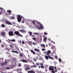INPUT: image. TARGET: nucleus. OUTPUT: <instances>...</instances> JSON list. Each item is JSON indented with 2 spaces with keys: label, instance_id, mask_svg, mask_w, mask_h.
Returning <instances> with one entry per match:
<instances>
[{
  "label": "nucleus",
  "instance_id": "1",
  "mask_svg": "<svg viewBox=\"0 0 73 73\" xmlns=\"http://www.w3.org/2000/svg\"><path fill=\"white\" fill-rule=\"evenodd\" d=\"M36 28H37L38 29H42L43 27L42 25L39 22H37V25L35 26Z\"/></svg>",
  "mask_w": 73,
  "mask_h": 73
},
{
  "label": "nucleus",
  "instance_id": "2",
  "mask_svg": "<svg viewBox=\"0 0 73 73\" xmlns=\"http://www.w3.org/2000/svg\"><path fill=\"white\" fill-rule=\"evenodd\" d=\"M15 66H16L15 64H13L10 65H9V64H7L6 67V69L7 70H8L9 69H13V68H14Z\"/></svg>",
  "mask_w": 73,
  "mask_h": 73
},
{
  "label": "nucleus",
  "instance_id": "3",
  "mask_svg": "<svg viewBox=\"0 0 73 73\" xmlns=\"http://www.w3.org/2000/svg\"><path fill=\"white\" fill-rule=\"evenodd\" d=\"M17 19L19 23H20L21 21V20H22V18L23 17L21 16L20 15H18L17 16Z\"/></svg>",
  "mask_w": 73,
  "mask_h": 73
},
{
  "label": "nucleus",
  "instance_id": "4",
  "mask_svg": "<svg viewBox=\"0 0 73 73\" xmlns=\"http://www.w3.org/2000/svg\"><path fill=\"white\" fill-rule=\"evenodd\" d=\"M9 36H13L14 35V34H13V31H9Z\"/></svg>",
  "mask_w": 73,
  "mask_h": 73
},
{
  "label": "nucleus",
  "instance_id": "5",
  "mask_svg": "<svg viewBox=\"0 0 73 73\" xmlns=\"http://www.w3.org/2000/svg\"><path fill=\"white\" fill-rule=\"evenodd\" d=\"M51 53V51L50 50H48L47 51V52L46 53V54L49 56L51 55V53Z\"/></svg>",
  "mask_w": 73,
  "mask_h": 73
},
{
  "label": "nucleus",
  "instance_id": "6",
  "mask_svg": "<svg viewBox=\"0 0 73 73\" xmlns=\"http://www.w3.org/2000/svg\"><path fill=\"white\" fill-rule=\"evenodd\" d=\"M5 23L6 24H8V25H12L11 23L8 20H6L5 21Z\"/></svg>",
  "mask_w": 73,
  "mask_h": 73
},
{
  "label": "nucleus",
  "instance_id": "7",
  "mask_svg": "<svg viewBox=\"0 0 73 73\" xmlns=\"http://www.w3.org/2000/svg\"><path fill=\"white\" fill-rule=\"evenodd\" d=\"M49 70H54V68H53V67L52 66L51 67H50Z\"/></svg>",
  "mask_w": 73,
  "mask_h": 73
},
{
  "label": "nucleus",
  "instance_id": "8",
  "mask_svg": "<svg viewBox=\"0 0 73 73\" xmlns=\"http://www.w3.org/2000/svg\"><path fill=\"white\" fill-rule=\"evenodd\" d=\"M28 73H35V72L33 70H31L27 72Z\"/></svg>",
  "mask_w": 73,
  "mask_h": 73
},
{
  "label": "nucleus",
  "instance_id": "9",
  "mask_svg": "<svg viewBox=\"0 0 73 73\" xmlns=\"http://www.w3.org/2000/svg\"><path fill=\"white\" fill-rule=\"evenodd\" d=\"M36 57L37 58H33V60L34 61V62H36V61H37L38 57H37V56Z\"/></svg>",
  "mask_w": 73,
  "mask_h": 73
},
{
  "label": "nucleus",
  "instance_id": "10",
  "mask_svg": "<svg viewBox=\"0 0 73 73\" xmlns=\"http://www.w3.org/2000/svg\"><path fill=\"white\" fill-rule=\"evenodd\" d=\"M14 33L17 36H18L20 33H19V31H15L14 32Z\"/></svg>",
  "mask_w": 73,
  "mask_h": 73
},
{
  "label": "nucleus",
  "instance_id": "11",
  "mask_svg": "<svg viewBox=\"0 0 73 73\" xmlns=\"http://www.w3.org/2000/svg\"><path fill=\"white\" fill-rule=\"evenodd\" d=\"M30 51L32 53H33V54L34 55L36 54V52H35L33 50H30Z\"/></svg>",
  "mask_w": 73,
  "mask_h": 73
},
{
  "label": "nucleus",
  "instance_id": "12",
  "mask_svg": "<svg viewBox=\"0 0 73 73\" xmlns=\"http://www.w3.org/2000/svg\"><path fill=\"white\" fill-rule=\"evenodd\" d=\"M9 41L10 42H15L16 41V40L15 39H13L12 40H9Z\"/></svg>",
  "mask_w": 73,
  "mask_h": 73
},
{
  "label": "nucleus",
  "instance_id": "13",
  "mask_svg": "<svg viewBox=\"0 0 73 73\" xmlns=\"http://www.w3.org/2000/svg\"><path fill=\"white\" fill-rule=\"evenodd\" d=\"M11 52H12L13 53H17V54H18L19 53V52L17 51L12 50Z\"/></svg>",
  "mask_w": 73,
  "mask_h": 73
},
{
  "label": "nucleus",
  "instance_id": "14",
  "mask_svg": "<svg viewBox=\"0 0 73 73\" xmlns=\"http://www.w3.org/2000/svg\"><path fill=\"white\" fill-rule=\"evenodd\" d=\"M45 57L46 60H48L49 59V56L46 55H45Z\"/></svg>",
  "mask_w": 73,
  "mask_h": 73
},
{
  "label": "nucleus",
  "instance_id": "15",
  "mask_svg": "<svg viewBox=\"0 0 73 73\" xmlns=\"http://www.w3.org/2000/svg\"><path fill=\"white\" fill-rule=\"evenodd\" d=\"M1 35H2V36H4L5 35V33L3 32H2Z\"/></svg>",
  "mask_w": 73,
  "mask_h": 73
},
{
  "label": "nucleus",
  "instance_id": "16",
  "mask_svg": "<svg viewBox=\"0 0 73 73\" xmlns=\"http://www.w3.org/2000/svg\"><path fill=\"white\" fill-rule=\"evenodd\" d=\"M34 50L35 51H37V52H40V50H39L38 49H37V48H35Z\"/></svg>",
  "mask_w": 73,
  "mask_h": 73
},
{
  "label": "nucleus",
  "instance_id": "17",
  "mask_svg": "<svg viewBox=\"0 0 73 73\" xmlns=\"http://www.w3.org/2000/svg\"><path fill=\"white\" fill-rule=\"evenodd\" d=\"M50 56L51 55H49L48 57H49V59H50L51 60H53V58Z\"/></svg>",
  "mask_w": 73,
  "mask_h": 73
},
{
  "label": "nucleus",
  "instance_id": "18",
  "mask_svg": "<svg viewBox=\"0 0 73 73\" xmlns=\"http://www.w3.org/2000/svg\"><path fill=\"white\" fill-rule=\"evenodd\" d=\"M41 46H42V48H45V44H41Z\"/></svg>",
  "mask_w": 73,
  "mask_h": 73
},
{
  "label": "nucleus",
  "instance_id": "19",
  "mask_svg": "<svg viewBox=\"0 0 73 73\" xmlns=\"http://www.w3.org/2000/svg\"><path fill=\"white\" fill-rule=\"evenodd\" d=\"M43 41H47V38H46V37L44 38Z\"/></svg>",
  "mask_w": 73,
  "mask_h": 73
},
{
  "label": "nucleus",
  "instance_id": "20",
  "mask_svg": "<svg viewBox=\"0 0 73 73\" xmlns=\"http://www.w3.org/2000/svg\"><path fill=\"white\" fill-rule=\"evenodd\" d=\"M21 61L22 62H27V61L25 60L24 59H23Z\"/></svg>",
  "mask_w": 73,
  "mask_h": 73
},
{
  "label": "nucleus",
  "instance_id": "21",
  "mask_svg": "<svg viewBox=\"0 0 73 73\" xmlns=\"http://www.w3.org/2000/svg\"><path fill=\"white\" fill-rule=\"evenodd\" d=\"M31 68H35V67H37V66H36V65L35 64L33 66H31Z\"/></svg>",
  "mask_w": 73,
  "mask_h": 73
},
{
  "label": "nucleus",
  "instance_id": "22",
  "mask_svg": "<svg viewBox=\"0 0 73 73\" xmlns=\"http://www.w3.org/2000/svg\"><path fill=\"white\" fill-rule=\"evenodd\" d=\"M40 67L41 68H44V66H43V64H40Z\"/></svg>",
  "mask_w": 73,
  "mask_h": 73
},
{
  "label": "nucleus",
  "instance_id": "23",
  "mask_svg": "<svg viewBox=\"0 0 73 73\" xmlns=\"http://www.w3.org/2000/svg\"><path fill=\"white\" fill-rule=\"evenodd\" d=\"M1 27L2 28H5V26L4 24H3L2 25H1Z\"/></svg>",
  "mask_w": 73,
  "mask_h": 73
},
{
  "label": "nucleus",
  "instance_id": "24",
  "mask_svg": "<svg viewBox=\"0 0 73 73\" xmlns=\"http://www.w3.org/2000/svg\"><path fill=\"white\" fill-rule=\"evenodd\" d=\"M33 35H38V36H39V33H33Z\"/></svg>",
  "mask_w": 73,
  "mask_h": 73
},
{
  "label": "nucleus",
  "instance_id": "25",
  "mask_svg": "<svg viewBox=\"0 0 73 73\" xmlns=\"http://www.w3.org/2000/svg\"><path fill=\"white\" fill-rule=\"evenodd\" d=\"M7 12L8 13H12V11L10 10H7Z\"/></svg>",
  "mask_w": 73,
  "mask_h": 73
},
{
  "label": "nucleus",
  "instance_id": "26",
  "mask_svg": "<svg viewBox=\"0 0 73 73\" xmlns=\"http://www.w3.org/2000/svg\"><path fill=\"white\" fill-rule=\"evenodd\" d=\"M3 58H0V61H1V62H2L3 61Z\"/></svg>",
  "mask_w": 73,
  "mask_h": 73
},
{
  "label": "nucleus",
  "instance_id": "27",
  "mask_svg": "<svg viewBox=\"0 0 73 73\" xmlns=\"http://www.w3.org/2000/svg\"><path fill=\"white\" fill-rule=\"evenodd\" d=\"M29 34L31 36V35H32V33L31 31H30L29 32Z\"/></svg>",
  "mask_w": 73,
  "mask_h": 73
},
{
  "label": "nucleus",
  "instance_id": "28",
  "mask_svg": "<svg viewBox=\"0 0 73 73\" xmlns=\"http://www.w3.org/2000/svg\"><path fill=\"white\" fill-rule=\"evenodd\" d=\"M26 70H29V69H30V68L29 67H26Z\"/></svg>",
  "mask_w": 73,
  "mask_h": 73
},
{
  "label": "nucleus",
  "instance_id": "29",
  "mask_svg": "<svg viewBox=\"0 0 73 73\" xmlns=\"http://www.w3.org/2000/svg\"><path fill=\"white\" fill-rule=\"evenodd\" d=\"M18 36H20V37H23V35H21L20 34H19V35H18Z\"/></svg>",
  "mask_w": 73,
  "mask_h": 73
},
{
  "label": "nucleus",
  "instance_id": "30",
  "mask_svg": "<svg viewBox=\"0 0 73 73\" xmlns=\"http://www.w3.org/2000/svg\"><path fill=\"white\" fill-rule=\"evenodd\" d=\"M20 56L21 58H22V57H23V54H21V53L20 54Z\"/></svg>",
  "mask_w": 73,
  "mask_h": 73
},
{
  "label": "nucleus",
  "instance_id": "31",
  "mask_svg": "<svg viewBox=\"0 0 73 73\" xmlns=\"http://www.w3.org/2000/svg\"><path fill=\"white\" fill-rule=\"evenodd\" d=\"M23 30H19V32H21L22 33H23Z\"/></svg>",
  "mask_w": 73,
  "mask_h": 73
},
{
  "label": "nucleus",
  "instance_id": "32",
  "mask_svg": "<svg viewBox=\"0 0 73 73\" xmlns=\"http://www.w3.org/2000/svg\"><path fill=\"white\" fill-rule=\"evenodd\" d=\"M7 63H8V62L6 61L3 63V64H7Z\"/></svg>",
  "mask_w": 73,
  "mask_h": 73
},
{
  "label": "nucleus",
  "instance_id": "33",
  "mask_svg": "<svg viewBox=\"0 0 73 73\" xmlns=\"http://www.w3.org/2000/svg\"><path fill=\"white\" fill-rule=\"evenodd\" d=\"M22 43L23 44H25V42L24 41H22Z\"/></svg>",
  "mask_w": 73,
  "mask_h": 73
},
{
  "label": "nucleus",
  "instance_id": "34",
  "mask_svg": "<svg viewBox=\"0 0 73 73\" xmlns=\"http://www.w3.org/2000/svg\"><path fill=\"white\" fill-rule=\"evenodd\" d=\"M11 19L13 20V19H15V17L14 16H12L11 17Z\"/></svg>",
  "mask_w": 73,
  "mask_h": 73
},
{
  "label": "nucleus",
  "instance_id": "35",
  "mask_svg": "<svg viewBox=\"0 0 73 73\" xmlns=\"http://www.w3.org/2000/svg\"><path fill=\"white\" fill-rule=\"evenodd\" d=\"M10 47L11 48H13V45H10Z\"/></svg>",
  "mask_w": 73,
  "mask_h": 73
},
{
  "label": "nucleus",
  "instance_id": "36",
  "mask_svg": "<svg viewBox=\"0 0 73 73\" xmlns=\"http://www.w3.org/2000/svg\"><path fill=\"white\" fill-rule=\"evenodd\" d=\"M32 39H33V40H36V37H34L33 38H32Z\"/></svg>",
  "mask_w": 73,
  "mask_h": 73
},
{
  "label": "nucleus",
  "instance_id": "37",
  "mask_svg": "<svg viewBox=\"0 0 73 73\" xmlns=\"http://www.w3.org/2000/svg\"><path fill=\"white\" fill-rule=\"evenodd\" d=\"M42 50L43 51H44L45 50H46V49H45V48H42Z\"/></svg>",
  "mask_w": 73,
  "mask_h": 73
},
{
  "label": "nucleus",
  "instance_id": "38",
  "mask_svg": "<svg viewBox=\"0 0 73 73\" xmlns=\"http://www.w3.org/2000/svg\"><path fill=\"white\" fill-rule=\"evenodd\" d=\"M5 49L6 50H7L9 52V48H5Z\"/></svg>",
  "mask_w": 73,
  "mask_h": 73
},
{
  "label": "nucleus",
  "instance_id": "39",
  "mask_svg": "<svg viewBox=\"0 0 73 73\" xmlns=\"http://www.w3.org/2000/svg\"><path fill=\"white\" fill-rule=\"evenodd\" d=\"M54 57L56 58V59H58V57H57V56H55Z\"/></svg>",
  "mask_w": 73,
  "mask_h": 73
},
{
  "label": "nucleus",
  "instance_id": "40",
  "mask_svg": "<svg viewBox=\"0 0 73 73\" xmlns=\"http://www.w3.org/2000/svg\"><path fill=\"white\" fill-rule=\"evenodd\" d=\"M44 34L45 35H48V33H44Z\"/></svg>",
  "mask_w": 73,
  "mask_h": 73
},
{
  "label": "nucleus",
  "instance_id": "41",
  "mask_svg": "<svg viewBox=\"0 0 73 73\" xmlns=\"http://www.w3.org/2000/svg\"><path fill=\"white\" fill-rule=\"evenodd\" d=\"M29 43L30 44H32V42L31 41H30L29 42Z\"/></svg>",
  "mask_w": 73,
  "mask_h": 73
},
{
  "label": "nucleus",
  "instance_id": "42",
  "mask_svg": "<svg viewBox=\"0 0 73 73\" xmlns=\"http://www.w3.org/2000/svg\"><path fill=\"white\" fill-rule=\"evenodd\" d=\"M59 61H60V62H61V59L59 58Z\"/></svg>",
  "mask_w": 73,
  "mask_h": 73
},
{
  "label": "nucleus",
  "instance_id": "43",
  "mask_svg": "<svg viewBox=\"0 0 73 73\" xmlns=\"http://www.w3.org/2000/svg\"><path fill=\"white\" fill-rule=\"evenodd\" d=\"M18 42H19V43H21V40H19V41H18Z\"/></svg>",
  "mask_w": 73,
  "mask_h": 73
},
{
  "label": "nucleus",
  "instance_id": "44",
  "mask_svg": "<svg viewBox=\"0 0 73 73\" xmlns=\"http://www.w3.org/2000/svg\"><path fill=\"white\" fill-rule=\"evenodd\" d=\"M1 46L2 48H4V45H3L1 44Z\"/></svg>",
  "mask_w": 73,
  "mask_h": 73
},
{
  "label": "nucleus",
  "instance_id": "45",
  "mask_svg": "<svg viewBox=\"0 0 73 73\" xmlns=\"http://www.w3.org/2000/svg\"><path fill=\"white\" fill-rule=\"evenodd\" d=\"M33 23L34 24V25H35V21H33Z\"/></svg>",
  "mask_w": 73,
  "mask_h": 73
},
{
  "label": "nucleus",
  "instance_id": "46",
  "mask_svg": "<svg viewBox=\"0 0 73 73\" xmlns=\"http://www.w3.org/2000/svg\"><path fill=\"white\" fill-rule=\"evenodd\" d=\"M54 70H52V73H55V72L54 71Z\"/></svg>",
  "mask_w": 73,
  "mask_h": 73
},
{
  "label": "nucleus",
  "instance_id": "47",
  "mask_svg": "<svg viewBox=\"0 0 73 73\" xmlns=\"http://www.w3.org/2000/svg\"><path fill=\"white\" fill-rule=\"evenodd\" d=\"M26 31H25V30H23V33H26Z\"/></svg>",
  "mask_w": 73,
  "mask_h": 73
},
{
  "label": "nucleus",
  "instance_id": "48",
  "mask_svg": "<svg viewBox=\"0 0 73 73\" xmlns=\"http://www.w3.org/2000/svg\"><path fill=\"white\" fill-rule=\"evenodd\" d=\"M53 52L54 53H56V52L55 50H53Z\"/></svg>",
  "mask_w": 73,
  "mask_h": 73
},
{
  "label": "nucleus",
  "instance_id": "49",
  "mask_svg": "<svg viewBox=\"0 0 73 73\" xmlns=\"http://www.w3.org/2000/svg\"><path fill=\"white\" fill-rule=\"evenodd\" d=\"M33 45H36V43L34 42H33Z\"/></svg>",
  "mask_w": 73,
  "mask_h": 73
},
{
  "label": "nucleus",
  "instance_id": "50",
  "mask_svg": "<svg viewBox=\"0 0 73 73\" xmlns=\"http://www.w3.org/2000/svg\"><path fill=\"white\" fill-rule=\"evenodd\" d=\"M31 37H35V36L33 35H32L31 36Z\"/></svg>",
  "mask_w": 73,
  "mask_h": 73
},
{
  "label": "nucleus",
  "instance_id": "51",
  "mask_svg": "<svg viewBox=\"0 0 73 73\" xmlns=\"http://www.w3.org/2000/svg\"><path fill=\"white\" fill-rule=\"evenodd\" d=\"M53 50H55V51L56 50V48H54V49H53Z\"/></svg>",
  "mask_w": 73,
  "mask_h": 73
},
{
  "label": "nucleus",
  "instance_id": "52",
  "mask_svg": "<svg viewBox=\"0 0 73 73\" xmlns=\"http://www.w3.org/2000/svg\"><path fill=\"white\" fill-rule=\"evenodd\" d=\"M1 40L0 38V43H1Z\"/></svg>",
  "mask_w": 73,
  "mask_h": 73
},
{
  "label": "nucleus",
  "instance_id": "53",
  "mask_svg": "<svg viewBox=\"0 0 73 73\" xmlns=\"http://www.w3.org/2000/svg\"><path fill=\"white\" fill-rule=\"evenodd\" d=\"M2 13H3V12H0V14H1H1H2Z\"/></svg>",
  "mask_w": 73,
  "mask_h": 73
},
{
  "label": "nucleus",
  "instance_id": "54",
  "mask_svg": "<svg viewBox=\"0 0 73 73\" xmlns=\"http://www.w3.org/2000/svg\"><path fill=\"white\" fill-rule=\"evenodd\" d=\"M0 9H3V8H1V7H0Z\"/></svg>",
  "mask_w": 73,
  "mask_h": 73
},
{
  "label": "nucleus",
  "instance_id": "55",
  "mask_svg": "<svg viewBox=\"0 0 73 73\" xmlns=\"http://www.w3.org/2000/svg\"><path fill=\"white\" fill-rule=\"evenodd\" d=\"M54 69H56V67H54Z\"/></svg>",
  "mask_w": 73,
  "mask_h": 73
},
{
  "label": "nucleus",
  "instance_id": "56",
  "mask_svg": "<svg viewBox=\"0 0 73 73\" xmlns=\"http://www.w3.org/2000/svg\"><path fill=\"white\" fill-rule=\"evenodd\" d=\"M21 64H19V66H21Z\"/></svg>",
  "mask_w": 73,
  "mask_h": 73
},
{
  "label": "nucleus",
  "instance_id": "57",
  "mask_svg": "<svg viewBox=\"0 0 73 73\" xmlns=\"http://www.w3.org/2000/svg\"><path fill=\"white\" fill-rule=\"evenodd\" d=\"M55 72H57V70H56Z\"/></svg>",
  "mask_w": 73,
  "mask_h": 73
},
{
  "label": "nucleus",
  "instance_id": "58",
  "mask_svg": "<svg viewBox=\"0 0 73 73\" xmlns=\"http://www.w3.org/2000/svg\"><path fill=\"white\" fill-rule=\"evenodd\" d=\"M1 65H4V64H1Z\"/></svg>",
  "mask_w": 73,
  "mask_h": 73
},
{
  "label": "nucleus",
  "instance_id": "59",
  "mask_svg": "<svg viewBox=\"0 0 73 73\" xmlns=\"http://www.w3.org/2000/svg\"><path fill=\"white\" fill-rule=\"evenodd\" d=\"M17 70H19V68L17 69Z\"/></svg>",
  "mask_w": 73,
  "mask_h": 73
},
{
  "label": "nucleus",
  "instance_id": "60",
  "mask_svg": "<svg viewBox=\"0 0 73 73\" xmlns=\"http://www.w3.org/2000/svg\"><path fill=\"white\" fill-rule=\"evenodd\" d=\"M53 42L54 43V44H55V42Z\"/></svg>",
  "mask_w": 73,
  "mask_h": 73
},
{
  "label": "nucleus",
  "instance_id": "61",
  "mask_svg": "<svg viewBox=\"0 0 73 73\" xmlns=\"http://www.w3.org/2000/svg\"><path fill=\"white\" fill-rule=\"evenodd\" d=\"M46 46H48L47 45V44H46Z\"/></svg>",
  "mask_w": 73,
  "mask_h": 73
},
{
  "label": "nucleus",
  "instance_id": "62",
  "mask_svg": "<svg viewBox=\"0 0 73 73\" xmlns=\"http://www.w3.org/2000/svg\"><path fill=\"white\" fill-rule=\"evenodd\" d=\"M9 15H11V13H9Z\"/></svg>",
  "mask_w": 73,
  "mask_h": 73
},
{
  "label": "nucleus",
  "instance_id": "63",
  "mask_svg": "<svg viewBox=\"0 0 73 73\" xmlns=\"http://www.w3.org/2000/svg\"><path fill=\"white\" fill-rule=\"evenodd\" d=\"M28 56H29V55H28Z\"/></svg>",
  "mask_w": 73,
  "mask_h": 73
},
{
  "label": "nucleus",
  "instance_id": "64",
  "mask_svg": "<svg viewBox=\"0 0 73 73\" xmlns=\"http://www.w3.org/2000/svg\"><path fill=\"white\" fill-rule=\"evenodd\" d=\"M19 73H21V72H19Z\"/></svg>",
  "mask_w": 73,
  "mask_h": 73
}]
</instances>
